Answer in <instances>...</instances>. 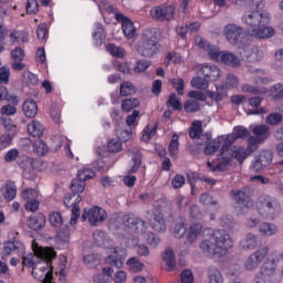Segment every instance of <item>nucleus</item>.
I'll list each match as a JSON object with an SVG mask.
<instances>
[{"label": "nucleus", "instance_id": "37", "mask_svg": "<svg viewBox=\"0 0 283 283\" xmlns=\"http://www.w3.org/2000/svg\"><path fill=\"white\" fill-rule=\"evenodd\" d=\"M106 51L112 56H115L116 59H124L125 56V49L117 46L116 44L109 43L106 45Z\"/></svg>", "mask_w": 283, "mask_h": 283}, {"label": "nucleus", "instance_id": "26", "mask_svg": "<svg viewBox=\"0 0 283 283\" xmlns=\"http://www.w3.org/2000/svg\"><path fill=\"white\" fill-rule=\"evenodd\" d=\"M163 260L167 266V271H174V269H176V254L171 248L165 250Z\"/></svg>", "mask_w": 283, "mask_h": 283}, {"label": "nucleus", "instance_id": "35", "mask_svg": "<svg viewBox=\"0 0 283 283\" xmlns=\"http://www.w3.org/2000/svg\"><path fill=\"white\" fill-rule=\"evenodd\" d=\"M105 29L103 28V24L96 23V31L93 33L95 45H103V43H105Z\"/></svg>", "mask_w": 283, "mask_h": 283}, {"label": "nucleus", "instance_id": "43", "mask_svg": "<svg viewBox=\"0 0 283 283\" xmlns=\"http://www.w3.org/2000/svg\"><path fill=\"white\" fill-rule=\"evenodd\" d=\"M209 283H222L224 280L222 279V273L218 268H210L208 271Z\"/></svg>", "mask_w": 283, "mask_h": 283}, {"label": "nucleus", "instance_id": "47", "mask_svg": "<svg viewBox=\"0 0 283 283\" xmlns=\"http://www.w3.org/2000/svg\"><path fill=\"white\" fill-rule=\"evenodd\" d=\"M71 191L78 196V193H83L85 191V181H81L80 179H73L71 182Z\"/></svg>", "mask_w": 283, "mask_h": 283}, {"label": "nucleus", "instance_id": "46", "mask_svg": "<svg viewBox=\"0 0 283 283\" xmlns=\"http://www.w3.org/2000/svg\"><path fill=\"white\" fill-rule=\"evenodd\" d=\"M179 137L178 134H174L170 140V144L168 146V151L171 156V158H176V156H178V147H179Z\"/></svg>", "mask_w": 283, "mask_h": 283}, {"label": "nucleus", "instance_id": "27", "mask_svg": "<svg viewBox=\"0 0 283 283\" xmlns=\"http://www.w3.org/2000/svg\"><path fill=\"white\" fill-rule=\"evenodd\" d=\"M206 138H207L208 143H207L206 147L203 148V153L206 154V156H211V155L216 154V151H218V149H220V145H222V144L218 139L209 142V140H211V134H209V133L206 135Z\"/></svg>", "mask_w": 283, "mask_h": 283}, {"label": "nucleus", "instance_id": "1", "mask_svg": "<svg viewBox=\"0 0 283 283\" xmlns=\"http://www.w3.org/2000/svg\"><path fill=\"white\" fill-rule=\"evenodd\" d=\"M242 21L250 28L248 34L254 39H269L273 35V29L269 28L271 13L266 11H249L242 15Z\"/></svg>", "mask_w": 283, "mask_h": 283}, {"label": "nucleus", "instance_id": "23", "mask_svg": "<svg viewBox=\"0 0 283 283\" xmlns=\"http://www.w3.org/2000/svg\"><path fill=\"white\" fill-rule=\"evenodd\" d=\"M22 109L27 118H34V116H36V114L39 113V106L33 99L24 101Z\"/></svg>", "mask_w": 283, "mask_h": 283}, {"label": "nucleus", "instance_id": "55", "mask_svg": "<svg viewBox=\"0 0 283 283\" xmlns=\"http://www.w3.org/2000/svg\"><path fill=\"white\" fill-rule=\"evenodd\" d=\"M12 138H14V134L11 133H4L0 136V151L12 144Z\"/></svg>", "mask_w": 283, "mask_h": 283}, {"label": "nucleus", "instance_id": "12", "mask_svg": "<svg viewBox=\"0 0 283 283\" xmlns=\"http://www.w3.org/2000/svg\"><path fill=\"white\" fill-rule=\"evenodd\" d=\"M122 220L125 227H128V229H134L136 233H145V231H147L145 221L134 214H124Z\"/></svg>", "mask_w": 283, "mask_h": 283}, {"label": "nucleus", "instance_id": "22", "mask_svg": "<svg viewBox=\"0 0 283 283\" xmlns=\"http://www.w3.org/2000/svg\"><path fill=\"white\" fill-rule=\"evenodd\" d=\"M150 227L151 229H154V231H157V233H163L167 231V224H165V217H163L161 212H156L154 214V219L150 222Z\"/></svg>", "mask_w": 283, "mask_h": 283}, {"label": "nucleus", "instance_id": "42", "mask_svg": "<svg viewBox=\"0 0 283 283\" xmlns=\"http://www.w3.org/2000/svg\"><path fill=\"white\" fill-rule=\"evenodd\" d=\"M133 167L129 169L128 174H136L138 169H140V165H143V155L140 154V150L133 151Z\"/></svg>", "mask_w": 283, "mask_h": 283}, {"label": "nucleus", "instance_id": "7", "mask_svg": "<svg viewBox=\"0 0 283 283\" xmlns=\"http://www.w3.org/2000/svg\"><path fill=\"white\" fill-rule=\"evenodd\" d=\"M85 220H88L92 227H98V224L107 220V212L103 208L98 207H93L90 210L85 208L82 214V222H85Z\"/></svg>", "mask_w": 283, "mask_h": 283}, {"label": "nucleus", "instance_id": "38", "mask_svg": "<svg viewBox=\"0 0 283 283\" xmlns=\"http://www.w3.org/2000/svg\"><path fill=\"white\" fill-rule=\"evenodd\" d=\"M189 136L192 139L202 138V122L195 120L189 130Z\"/></svg>", "mask_w": 283, "mask_h": 283}, {"label": "nucleus", "instance_id": "44", "mask_svg": "<svg viewBox=\"0 0 283 283\" xmlns=\"http://www.w3.org/2000/svg\"><path fill=\"white\" fill-rule=\"evenodd\" d=\"M172 229V233L176 238H185L187 234V223H185L182 220L176 222Z\"/></svg>", "mask_w": 283, "mask_h": 283}, {"label": "nucleus", "instance_id": "20", "mask_svg": "<svg viewBox=\"0 0 283 283\" xmlns=\"http://www.w3.org/2000/svg\"><path fill=\"white\" fill-rule=\"evenodd\" d=\"M112 275H114V268H103L101 273L93 275L94 283H109L112 282Z\"/></svg>", "mask_w": 283, "mask_h": 283}, {"label": "nucleus", "instance_id": "63", "mask_svg": "<svg viewBox=\"0 0 283 283\" xmlns=\"http://www.w3.org/2000/svg\"><path fill=\"white\" fill-rule=\"evenodd\" d=\"M36 196H39V193L32 188L22 191V198L23 200H27V202L36 200Z\"/></svg>", "mask_w": 283, "mask_h": 283}, {"label": "nucleus", "instance_id": "54", "mask_svg": "<svg viewBox=\"0 0 283 283\" xmlns=\"http://www.w3.org/2000/svg\"><path fill=\"white\" fill-rule=\"evenodd\" d=\"M265 167L273 163V153L271 150H262L258 157Z\"/></svg>", "mask_w": 283, "mask_h": 283}, {"label": "nucleus", "instance_id": "15", "mask_svg": "<svg viewBox=\"0 0 283 283\" xmlns=\"http://www.w3.org/2000/svg\"><path fill=\"white\" fill-rule=\"evenodd\" d=\"M212 61H221V63L230 67H240V57L228 51H219L218 59H212Z\"/></svg>", "mask_w": 283, "mask_h": 283}, {"label": "nucleus", "instance_id": "52", "mask_svg": "<svg viewBox=\"0 0 283 283\" xmlns=\"http://www.w3.org/2000/svg\"><path fill=\"white\" fill-rule=\"evenodd\" d=\"M170 83L179 96H182L185 94V80L172 78V80H170Z\"/></svg>", "mask_w": 283, "mask_h": 283}, {"label": "nucleus", "instance_id": "41", "mask_svg": "<svg viewBox=\"0 0 283 283\" xmlns=\"http://www.w3.org/2000/svg\"><path fill=\"white\" fill-rule=\"evenodd\" d=\"M259 232L261 235H275L277 233V227H275L273 223H262L259 227Z\"/></svg>", "mask_w": 283, "mask_h": 283}, {"label": "nucleus", "instance_id": "29", "mask_svg": "<svg viewBox=\"0 0 283 283\" xmlns=\"http://www.w3.org/2000/svg\"><path fill=\"white\" fill-rule=\"evenodd\" d=\"M17 165L21 167L23 171H32V169H34V159L22 155L18 158Z\"/></svg>", "mask_w": 283, "mask_h": 283}, {"label": "nucleus", "instance_id": "39", "mask_svg": "<svg viewBox=\"0 0 283 283\" xmlns=\"http://www.w3.org/2000/svg\"><path fill=\"white\" fill-rule=\"evenodd\" d=\"M167 107H171L175 112L182 111V103L176 96V93H171L166 102Z\"/></svg>", "mask_w": 283, "mask_h": 283}, {"label": "nucleus", "instance_id": "18", "mask_svg": "<svg viewBox=\"0 0 283 283\" xmlns=\"http://www.w3.org/2000/svg\"><path fill=\"white\" fill-rule=\"evenodd\" d=\"M258 143H264L271 136V127L265 124L256 125L252 129Z\"/></svg>", "mask_w": 283, "mask_h": 283}, {"label": "nucleus", "instance_id": "13", "mask_svg": "<svg viewBox=\"0 0 283 283\" xmlns=\"http://www.w3.org/2000/svg\"><path fill=\"white\" fill-rule=\"evenodd\" d=\"M115 19L118 23H122V30L126 39H134L136 36V27H134V22L129 18L123 13H116Z\"/></svg>", "mask_w": 283, "mask_h": 283}, {"label": "nucleus", "instance_id": "32", "mask_svg": "<svg viewBox=\"0 0 283 283\" xmlns=\"http://www.w3.org/2000/svg\"><path fill=\"white\" fill-rule=\"evenodd\" d=\"M3 198L6 200H14V198H17V185L13 181H8L6 184Z\"/></svg>", "mask_w": 283, "mask_h": 283}, {"label": "nucleus", "instance_id": "40", "mask_svg": "<svg viewBox=\"0 0 283 283\" xmlns=\"http://www.w3.org/2000/svg\"><path fill=\"white\" fill-rule=\"evenodd\" d=\"M132 94H136V87L132 82H123L119 85V96H132Z\"/></svg>", "mask_w": 283, "mask_h": 283}, {"label": "nucleus", "instance_id": "58", "mask_svg": "<svg viewBox=\"0 0 283 283\" xmlns=\"http://www.w3.org/2000/svg\"><path fill=\"white\" fill-rule=\"evenodd\" d=\"M201 205H205L206 207H218V201L211 197L209 193H203L200 197Z\"/></svg>", "mask_w": 283, "mask_h": 283}, {"label": "nucleus", "instance_id": "21", "mask_svg": "<svg viewBox=\"0 0 283 283\" xmlns=\"http://www.w3.org/2000/svg\"><path fill=\"white\" fill-rule=\"evenodd\" d=\"M258 247V237L253 233H247L245 238L240 241V248L243 251H253Z\"/></svg>", "mask_w": 283, "mask_h": 283}, {"label": "nucleus", "instance_id": "24", "mask_svg": "<svg viewBox=\"0 0 283 283\" xmlns=\"http://www.w3.org/2000/svg\"><path fill=\"white\" fill-rule=\"evenodd\" d=\"M245 56L250 63H258V61H262V59H264V52H262L258 46L248 48L245 50Z\"/></svg>", "mask_w": 283, "mask_h": 283}, {"label": "nucleus", "instance_id": "28", "mask_svg": "<svg viewBox=\"0 0 283 283\" xmlns=\"http://www.w3.org/2000/svg\"><path fill=\"white\" fill-rule=\"evenodd\" d=\"M83 197H81V195H77L76 199L71 203L72 210V217L70 220V224L74 226L76 224V220H78V218H81V208L78 207V203L82 202Z\"/></svg>", "mask_w": 283, "mask_h": 283}, {"label": "nucleus", "instance_id": "48", "mask_svg": "<svg viewBox=\"0 0 283 283\" xmlns=\"http://www.w3.org/2000/svg\"><path fill=\"white\" fill-rule=\"evenodd\" d=\"M249 136H251V133L249 132V129L243 128V127H239V128L235 129L234 136L229 137L226 140V143H229L233 139H234V143H235V140H238V138H249Z\"/></svg>", "mask_w": 283, "mask_h": 283}, {"label": "nucleus", "instance_id": "9", "mask_svg": "<svg viewBox=\"0 0 283 283\" xmlns=\"http://www.w3.org/2000/svg\"><path fill=\"white\" fill-rule=\"evenodd\" d=\"M269 247H263L252 253L244 263L247 271H255L262 264L264 258L269 255Z\"/></svg>", "mask_w": 283, "mask_h": 283}, {"label": "nucleus", "instance_id": "31", "mask_svg": "<svg viewBox=\"0 0 283 283\" xmlns=\"http://www.w3.org/2000/svg\"><path fill=\"white\" fill-rule=\"evenodd\" d=\"M126 264L127 266H129L133 273H140V271L145 269V263L140 262V259H138L137 256L128 259Z\"/></svg>", "mask_w": 283, "mask_h": 283}, {"label": "nucleus", "instance_id": "57", "mask_svg": "<svg viewBox=\"0 0 283 283\" xmlns=\"http://www.w3.org/2000/svg\"><path fill=\"white\" fill-rule=\"evenodd\" d=\"M0 125H2L7 132H14V129H17V125H14L12 118L8 116L0 117Z\"/></svg>", "mask_w": 283, "mask_h": 283}, {"label": "nucleus", "instance_id": "62", "mask_svg": "<svg viewBox=\"0 0 283 283\" xmlns=\"http://www.w3.org/2000/svg\"><path fill=\"white\" fill-rule=\"evenodd\" d=\"M20 151L19 149H11L9 150L6 155H4V161L6 163H14V160H17V158H20Z\"/></svg>", "mask_w": 283, "mask_h": 283}, {"label": "nucleus", "instance_id": "64", "mask_svg": "<svg viewBox=\"0 0 283 283\" xmlns=\"http://www.w3.org/2000/svg\"><path fill=\"white\" fill-rule=\"evenodd\" d=\"M181 282L193 283V272H191V270H184L181 272Z\"/></svg>", "mask_w": 283, "mask_h": 283}, {"label": "nucleus", "instance_id": "60", "mask_svg": "<svg viewBox=\"0 0 283 283\" xmlns=\"http://www.w3.org/2000/svg\"><path fill=\"white\" fill-rule=\"evenodd\" d=\"M265 122L268 125H277L282 123V115L280 113H272L266 116Z\"/></svg>", "mask_w": 283, "mask_h": 283}, {"label": "nucleus", "instance_id": "3", "mask_svg": "<svg viewBox=\"0 0 283 283\" xmlns=\"http://www.w3.org/2000/svg\"><path fill=\"white\" fill-rule=\"evenodd\" d=\"M235 139L233 138L231 142H226L221 147V161L212 168V171H227L229 167H231V160L235 158L240 165L247 160V153L244 149L233 146Z\"/></svg>", "mask_w": 283, "mask_h": 283}, {"label": "nucleus", "instance_id": "14", "mask_svg": "<svg viewBox=\"0 0 283 283\" xmlns=\"http://www.w3.org/2000/svg\"><path fill=\"white\" fill-rule=\"evenodd\" d=\"M21 247H23V244L17 239V237H13L12 240L4 242L1 255L2 260L10 258L14 251L19 253V251H21Z\"/></svg>", "mask_w": 283, "mask_h": 283}, {"label": "nucleus", "instance_id": "5", "mask_svg": "<svg viewBox=\"0 0 283 283\" xmlns=\"http://www.w3.org/2000/svg\"><path fill=\"white\" fill-rule=\"evenodd\" d=\"M232 200L238 205L241 213H247L253 207V190L250 187H243L240 190H232L230 192Z\"/></svg>", "mask_w": 283, "mask_h": 283}, {"label": "nucleus", "instance_id": "2", "mask_svg": "<svg viewBox=\"0 0 283 283\" xmlns=\"http://www.w3.org/2000/svg\"><path fill=\"white\" fill-rule=\"evenodd\" d=\"M200 249L206 255L224 258L229 253V249H233V240L229 232L216 230L208 239L201 241Z\"/></svg>", "mask_w": 283, "mask_h": 283}, {"label": "nucleus", "instance_id": "16", "mask_svg": "<svg viewBox=\"0 0 283 283\" xmlns=\"http://www.w3.org/2000/svg\"><path fill=\"white\" fill-rule=\"evenodd\" d=\"M195 43L202 50H207L210 59H218V56H220V49L209 43V41H207L205 38L197 36L195 39Z\"/></svg>", "mask_w": 283, "mask_h": 283}, {"label": "nucleus", "instance_id": "45", "mask_svg": "<svg viewBox=\"0 0 283 283\" xmlns=\"http://www.w3.org/2000/svg\"><path fill=\"white\" fill-rule=\"evenodd\" d=\"M184 109L187 112V114L200 112V103L196 99H188L184 104Z\"/></svg>", "mask_w": 283, "mask_h": 283}, {"label": "nucleus", "instance_id": "8", "mask_svg": "<svg viewBox=\"0 0 283 283\" xmlns=\"http://www.w3.org/2000/svg\"><path fill=\"white\" fill-rule=\"evenodd\" d=\"M150 17L155 21H174L176 17V7L174 6H158L150 9Z\"/></svg>", "mask_w": 283, "mask_h": 283}, {"label": "nucleus", "instance_id": "50", "mask_svg": "<svg viewBox=\"0 0 283 283\" xmlns=\"http://www.w3.org/2000/svg\"><path fill=\"white\" fill-rule=\"evenodd\" d=\"M191 85L197 90H207L209 87V82L205 76H198L191 80Z\"/></svg>", "mask_w": 283, "mask_h": 283}, {"label": "nucleus", "instance_id": "10", "mask_svg": "<svg viewBox=\"0 0 283 283\" xmlns=\"http://www.w3.org/2000/svg\"><path fill=\"white\" fill-rule=\"evenodd\" d=\"M223 34L229 43L235 45L244 34V29L238 24L230 23L223 28Z\"/></svg>", "mask_w": 283, "mask_h": 283}, {"label": "nucleus", "instance_id": "30", "mask_svg": "<svg viewBox=\"0 0 283 283\" xmlns=\"http://www.w3.org/2000/svg\"><path fill=\"white\" fill-rule=\"evenodd\" d=\"M0 101H7L11 105H19V97L8 94V88L3 85H0Z\"/></svg>", "mask_w": 283, "mask_h": 283}, {"label": "nucleus", "instance_id": "49", "mask_svg": "<svg viewBox=\"0 0 283 283\" xmlns=\"http://www.w3.org/2000/svg\"><path fill=\"white\" fill-rule=\"evenodd\" d=\"M34 151L38 154V156H45L48 153V144L43 142V139H38L33 144Z\"/></svg>", "mask_w": 283, "mask_h": 283}, {"label": "nucleus", "instance_id": "61", "mask_svg": "<svg viewBox=\"0 0 283 283\" xmlns=\"http://www.w3.org/2000/svg\"><path fill=\"white\" fill-rule=\"evenodd\" d=\"M151 65V62L147 60H139L136 63V66L134 69V72L140 73L147 71Z\"/></svg>", "mask_w": 283, "mask_h": 283}, {"label": "nucleus", "instance_id": "53", "mask_svg": "<svg viewBox=\"0 0 283 283\" xmlns=\"http://www.w3.org/2000/svg\"><path fill=\"white\" fill-rule=\"evenodd\" d=\"M49 222L52 227H61L63 224V214H61V212H51Z\"/></svg>", "mask_w": 283, "mask_h": 283}, {"label": "nucleus", "instance_id": "19", "mask_svg": "<svg viewBox=\"0 0 283 283\" xmlns=\"http://www.w3.org/2000/svg\"><path fill=\"white\" fill-rule=\"evenodd\" d=\"M200 74H202V76H205L208 82L211 83L213 81H218L222 72L220 71V69H218V66L206 65L200 69Z\"/></svg>", "mask_w": 283, "mask_h": 283}, {"label": "nucleus", "instance_id": "4", "mask_svg": "<svg viewBox=\"0 0 283 283\" xmlns=\"http://www.w3.org/2000/svg\"><path fill=\"white\" fill-rule=\"evenodd\" d=\"M156 39H158V29L144 30L140 40L135 46L136 52L144 59H154L160 52V44Z\"/></svg>", "mask_w": 283, "mask_h": 283}, {"label": "nucleus", "instance_id": "56", "mask_svg": "<svg viewBox=\"0 0 283 283\" xmlns=\"http://www.w3.org/2000/svg\"><path fill=\"white\" fill-rule=\"evenodd\" d=\"M217 6H229V3H234V6H251V0H216Z\"/></svg>", "mask_w": 283, "mask_h": 283}, {"label": "nucleus", "instance_id": "6", "mask_svg": "<svg viewBox=\"0 0 283 283\" xmlns=\"http://www.w3.org/2000/svg\"><path fill=\"white\" fill-rule=\"evenodd\" d=\"M260 202L261 206L259 207V213H261L263 218L275 220V216L282 211L280 201L273 197H262Z\"/></svg>", "mask_w": 283, "mask_h": 283}, {"label": "nucleus", "instance_id": "51", "mask_svg": "<svg viewBox=\"0 0 283 283\" xmlns=\"http://www.w3.org/2000/svg\"><path fill=\"white\" fill-rule=\"evenodd\" d=\"M95 174L90 168H83L78 170L77 172V180H81L82 182H85L86 180H92L94 178Z\"/></svg>", "mask_w": 283, "mask_h": 283}, {"label": "nucleus", "instance_id": "25", "mask_svg": "<svg viewBox=\"0 0 283 283\" xmlns=\"http://www.w3.org/2000/svg\"><path fill=\"white\" fill-rule=\"evenodd\" d=\"M187 233V241L190 242V244H192V242H195L196 240H198V235H200V233H202V224L200 223H192L190 224V227L188 228V231H186Z\"/></svg>", "mask_w": 283, "mask_h": 283}, {"label": "nucleus", "instance_id": "59", "mask_svg": "<svg viewBox=\"0 0 283 283\" xmlns=\"http://www.w3.org/2000/svg\"><path fill=\"white\" fill-rule=\"evenodd\" d=\"M242 92L248 94H265L266 88H260L258 86H252L251 84H245L242 86Z\"/></svg>", "mask_w": 283, "mask_h": 283}, {"label": "nucleus", "instance_id": "34", "mask_svg": "<svg viewBox=\"0 0 283 283\" xmlns=\"http://www.w3.org/2000/svg\"><path fill=\"white\" fill-rule=\"evenodd\" d=\"M38 255L46 260V266L42 268L43 273H45V271L50 269V264H52V260L56 258V252L54 250H46V251L38 252Z\"/></svg>", "mask_w": 283, "mask_h": 283}, {"label": "nucleus", "instance_id": "11", "mask_svg": "<svg viewBox=\"0 0 283 283\" xmlns=\"http://www.w3.org/2000/svg\"><path fill=\"white\" fill-rule=\"evenodd\" d=\"M125 258H127V250L125 248L116 247L113 248L112 255L106 258V263L111 264V266H115L116 269H123Z\"/></svg>", "mask_w": 283, "mask_h": 283}, {"label": "nucleus", "instance_id": "17", "mask_svg": "<svg viewBox=\"0 0 283 283\" xmlns=\"http://www.w3.org/2000/svg\"><path fill=\"white\" fill-rule=\"evenodd\" d=\"M45 216L43 213H38L27 220V227H29L31 231H41V229L45 228Z\"/></svg>", "mask_w": 283, "mask_h": 283}, {"label": "nucleus", "instance_id": "33", "mask_svg": "<svg viewBox=\"0 0 283 283\" xmlns=\"http://www.w3.org/2000/svg\"><path fill=\"white\" fill-rule=\"evenodd\" d=\"M28 132L30 136L39 138V136H43V125L40 122L33 120L28 125Z\"/></svg>", "mask_w": 283, "mask_h": 283}, {"label": "nucleus", "instance_id": "36", "mask_svg": "<svg viewBox=\"0 0 283 283\" xmlns=\"http://www.w3.org/2000/svg\"><path fill=\"white\" fill-rule=\"evenodd\" d=\"M138 105H140V101L136 97H130L122 101V109L126 113L135 109V107H138Z\"/></svg>", "mask_w": 283, "mask_h": 283}]
</instances>
